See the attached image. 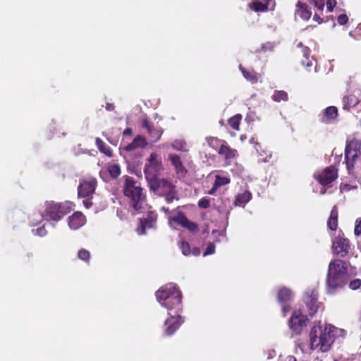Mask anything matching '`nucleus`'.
Instances as JSON below:
<instances>
[{
	"mask_svg": "<svg viewBox=\"0 0 361 361\" xmlns=\"http://www.w3.org/2000/svg\"><path fill=\"white\" fill-rule=\"evenodd\" d=\"M147 184L150 190L159 196L164 197L168 204L171 203L173 200H178L176 186L169 180L159 178Z\"/></svg>",
	"mask_w": 361,
	"mask_h": 361,
	"instance_id": "5",
	"label": "nucleus"
},
{
	"mask_svg": "<svg viewBox=\"0 0 361 361\" xmlns=\"http://www.w3.org/2000/svg\"><path fill=\"white\" fill-rule=\"evenodd\" d=\"M90 257H91L90 252L87 250L82 248L78 250V257L80 259L86 262L87 264H90Z\"/></svg>",
	"mask_w": 361,
	"mask_h": 361,
	"instance_id": "38",
	"label": "nucleus"
},
{
	"mask_svg": "<svg viewBox=\"0 0 361 361\" xmlns=\"http://www.w3.org/2000/svg\"><path fill=\"white\" fill-rule=\"evenodd\" d=\"M142 127L147 130L152 142H155L161 138L163 133L162 128L157 125L155 126L147 118L142 119Z\"/></svg>",
	"mask_w": 361,
	"mask_h": 361,
	"instance_id": "16",
	"label": "nucleus"
},
{
	"mask_svg": "<svg viewBox=\"0 0 361 361\" xmlns=\"http://www.w3.org/2000/svg\"><path fill=\"white\" fill-rule=\"evenodd\" d=\"M314 178L321 185L327 186L337 179L338 169L331 165L323 169L318 175H315Z\"/></svg>",
	"mask_w": 361,
	"mask_h": 361,
	"instance_id": "12",
	"label": "nucleus"
},
{
	"mask_svg": "<svg viewBox=\"0 0 361 361\" xmlns=\"http://www.w3.org/2000/svg\"><path fill=\"white\" fill-rule=\"evenodd\" d=\"M283 361H297L296 358L293 355L287 356Z\"/></svg>",
	"mask_w": 361,
	"mask_h": 361,
	"instance_id": "52",
	"label": "nucleus"
},
{
	"mask_svg": "<svg viewBox=\"0 0 361 361\" xmlns=\"http://www.w3.org/2000/svg\"><path fill=\"white\" fill-rule=\"evenodd\" d=\"M97 186V178L92 176L85 177L80 180L78 187V197H88L92 196Z\"/></svg>",
	"mask_w": 361,
	"mask_h": 361,
	"instance_id": "9",
	"label": "nucleus"
},
{
	"mask_svg": "<svg viewBox=\"0 0 361 361\" xmlns=\"http://www.w3.org/2000/svg\"><path fill=\"white\" fill-rule=\"evenodd\" d=\"M164 171V166L160 154L152 152L147 159L144 167V173L147 183L159 178Z\"/></svg>",
	"mask_w": 361,
	"mask_h": 361,
	"instance_id": "6",
	"label": "nucleus"
},
{
	"mask_svg": "<svg viewBox=\"0 0 361 361\" xmlns=\"http://www.w3.org/2000/svg\"><path fill=\"white\" fill-rule=\"evenodd\" d=\"M180 247L181 249L182 253L184 255L188 256L191 254V248L190 244L188 242L182 241Z\"/></svg>",
	"mask_w": 361,
	"mask_h": 361,
	"instance_id": "39",
	"label": "nucleus"
},
{
	"mask_svg": "<svg viewBox=\"0 0 361 361\" xmlns=\"http://www.w3.org/2000/svg\"><path fill=\"white\" fill-rule=\"evenodd\" d=\"M321 193H322V194L325 193V190H321Z\"/></svg>",
	"mask_w": 361,
	"mask_h": 361,
	"instance_id": "57",
	"label": "nucleus"
},
{
	"mask_svg": "<svg viewBox=\"0 0 361 361\" xmlns=\"http://www.w3.org/2000/svg\"><path fill=\"white\" fill-rule=\"evenodd\" d=\"M71 210L70 202H47L44 216L47 219L59 221Z\"/></svg>",
	"mask_w": 361,
	"mask_h": 361,
	"instance_id": "7",
	"label": "nucleus"
},
{
	"mask_svg": "<svg viewBox=\"0 0 361 361\" xmlns=\"http://www.w3.org/2000/svg\"><path fill=\"white\" fill-rule=\"evenodd\" d=\"M215 245L210 243L207 245L205 251L204 252V256L210 255L215 252Z\"/></svg>",
	"mask_w": 361,
	"mask_h": 361,
	"instance_id": "41",
	"label": "nucleus"
},
{
	"mask_svg": "<svg viewBox=\"0 0 361 361\" xmlns=\"http://www.w3.org/2000/svg\"><path fill=\"white\" fill-rule=\"evenodd\" d=\"M308 319L300 310L293 312L288 322L290 329L295 334H300L304 328L307 326Z\"/></svg>",
	"mask_w": 361,
	"mask_h": 361,
	"instance_id": "10",
	"label": "nucleus"
},
{
	"mask_svg": "<svg viewBox=\"0 0 361 361\" xmlns=\"http://www.w3.org/2000/svg\"><path fill=\"white\" fill-rule=\"evenodd\" d=\"M337 21L341 25H345L348 21V17L346 14H341L338 16Z\"/></svg>",
	"mask_w": 361,
	"mask_h": 361,
	"instance_id": "44",
	"label": "nucleus"
},
{
	"mask_svg": "<svg viewBox=\"0 0 361 361\" xmlns=\"http://www.w3.org/2000/svg\"><path fill=\"white\" fill-rule=\"evenodd\" d=\"M198 206L202 209H207L210 206V201L207 197H203L198 202Z\"/></svg>",
	"mask_w": 361,
	"mask_h": 361,
	"instance_id": "42",
	"label": "nucleus"
},
{
	"mask_svg": "<svg viewBox=\"0 0 361 361\" xmlns=\"http://www.w3.org/2000/svg\"><path fill=\"white\" fill-rule=\"evenodd\" d=\"M242 119V116L239 114H235V116L230 118L228 121V125L232 128L233 130H238L240 123Z\"/></svg>",
	"mask_w": 361,
	"mask_h": 361,
	"instance_id": "34",
	"label": "nucleus"
},
{
	"mask_svg": "<svg viewBox=\"0 0 361 361\" xmlns=\"http://www.w3.org/2000/svg\"><path fill=\"white\" fill-rule=\"evenodd\" d=\"M160 210L163 212H164L166 214H169L170 211L169 209V208L166 207H161Z\"/></svg>",
	"mask_w": 361,
	"mask_h": 361,
	"instance_id": "54",
	"label": "nucleus"
},
{
	"mask_svg": "<svg viewBox=\"0 0 361 361\" xmlns=\"http://www.w3.org/2000/svg\"><path fill=\"white\" fill-rule=\"evenodd\" d=\"M249 7L255 12H265L268 10V5L259 1H254L249 4Z\"/></svg>",
	"mask_w": 361,
	"mask_h": 361,
	"instance_id": "33",
	"label": "nucleus"
},
{
	"mask_svg": "<svg viewBox=\"0 0 361 361\" xmlns=\"http://www.w3.org/2000/svg\"><path fill=\"white\" fill-rule=\"evenodd\" d=\"M218 154L224 157L226 164H231V161L238 155V151L235 149L231 148L226 141L222 147L219 149Z\"/></svg>",
	"mask_w": 361,
	"mask_h": 361,
	"instance_id": "23",
	"label": "nucleus"
},
{
	"mask_svg": "<svg viewBox=\"0 0 361 361\" xmlns=\"http://www.w3.org/2000/svg\"><path fill=\"white\" fill-rule=\"evenodd\" d=\"M83 203L87 208L90 207V205L92 204V203L90 202L88 200L83 201Z\"/></svg>",
	"mask_w": 361,
	"mask_h": 361,
	"instance_id": "55",
	"label": "nucleus"
},
{
	"mask_svg": "<svg viewBox=\"0 0 361 361\" xmlns=\"http://www.w3.org/2000/svg\"><path fill=\"white\" fill-rule=\"evenodd\" d=\"M305 303L310 317L314 316L319 307L318 302V292L315 289H309L305 293Z\"/></svg>",
	"mask_w": 361,
	"mask_h": 361,
	"instance_id": "13",
	"label": "nucleus"
},
{
	"mask_svg": "<svg viewBox=\"0 0 361 361\" xmlns=\"http://www.w3.org/2000/svg\"><path fill=\"white\" fill-rule=\"evenodd\" d=\"M252 193L250 191H245L243 193L235 196L234 205L239 207H245V205L251 200Z\"/></svg>",
	"mask_w": 361,
	"mask_h": 361,
	"instance_id": "28",
	"label": "nucleus"
},
{
	"mask_svg": "<svg viewBox=\"0 0 361 361\" xmlns=\"http://www.w3.org/2000/svg\"><path fill=\"white\" fill-rule=\"evenodd\" d=\"M206 140L209 146L213 149L217 151V152H219V149L222 147L224 144L226 143V140L219 139L216 137H207Z\"/></svg>",
	"mask_w": 361,
	"mask_h": 361,
	"instance_id": "32",
	"label": "nucleus"
},
{
	"mask_svg": "<svg viewBox=\"0 0 361 361\" xmlns=\"http://www.w3.org/2000/svg\"><path fill=\"white\" fill-rule=\"evenodd\" d=\"M338 116V109L334 106H330L324 109L322 113L319 114L318 118L320 123L330 124L336 121Z\"/></svg>",
	"mask_w": 361,
	"mask_h": 361,
	"instance_id": "18",
	"label": "nucleus"
},
{
	"mask_svg": "<svg viewBox=\"0 0 361 361\" xmlns=\"http://www.w3.org/2000/svg\"><path fill=\"white\" fill-rule=\"evenodd\" d=\"M191 253L194 256H199L201 253V250L199 247H194L192 250H191Z\"/></svg>",
	"mask_w": 361,
	"mask_h": 361,
	"instance_id": "49",
	"label": "nucleus"
},
{
	"mask_svg": "<svg viewBox=\"0 0 361 361\" xmlns=\"http://www.w3.org/2000/svg\"><path fill=\"white\" fill-rule=\"evenodd\" d=\"M334 361H338V360L335 359V360H334Z\"/></svg>",
	"mask_w": 361,
	"mask_h": 361,
	"instance_id": "58",
	"label": "nucleus"
},
{
	"mask_svg": "<svg viewBox=\"0 0 361 361\" xmlns=\"http://www.w3.org/2000/svg\"><path fill=\"white\" fill-rule=\"evenodd\" d=\"M86 223V217L81 212H75L68 219L69 227L73 230H77L83 226Z\"/></svg>",
	"mask_w": 361,
	"mask_h": 361,
	"instance_id": "21",
	"label": "nucleus"
},
{
	"mask_svg": "<svg viewBox=\"0 0 361 361\" xmlns=\"http://www.w3.org/2000/svg\"><path fill=\"white\" fill-rule=\"evenodd\" d=\"M272 99L276 102H280L281 101L286 102L288 99V96L287 92L285 91H275L272 95Z\"/></svg>",
	"mask_w": 361,
	"mask_h": 361,
	"instance_id": "35",
	"label": "nucleus"
},
{
	"mask_svg": "<svg viewBox=\"0 0 361 361\" xmlns=\"http://www.w3.org/2000/svg\"><path fill=\"white\" fill-rule=\"evenodd\" d=\"M132 134H133V130H132V129H131V128H126V129L123 130V135H126V136H130V135H132Z\"/></svg>",
	"mask_w": 361,
	"mask_h": 361,
	"instance_id": "50",
	"label": "nucleus"
},
{
	"mask_svg": "<svg viewBox=\"0 0 361 361\" xmlns=\"http://www.w3.org/2000/svg\"><path fill=\"white\" fill-rule=\"evenodd\" d=\"M290 310V307L288 305L282 304V311L283 312V316H286V313L289 312Z\"/></svg>",
	"mask_w": 361,
	"mask_h": 361,
	"instance_id": "48",
	"label": "nucleus"
},
{
	"mask_svg": "<svg viewBox=\"0 0 361 361\" xmlns=\"http://www.w3.org/2000/svg\"><path fill=\"white\" fill-rule=\"evenodd\" d=\"M95 144L100 151L108 157H112V150L109 145H107L101 138L97 137L95 140Z\"/></svg>",
	"mask_w": 361,
	"mask_h": 361,
	"instance_id": "31",
	"label": "nucleus"
},
{
	"mask_svg": "<svg viewBox=\"0 0 361 361\" xmlns=\"http://www.w3.org/2000/svg\"><path fill=\"white\" fill-rule=\"evenodd\" d=\"M186 142L183 140H174L171 142V147L173 149L178 151H186Z\"/></svg>",
	"mask_w": 361,
	"mask_h": 361,
	"instance_id": "36",
	"label": "nucleus"
},
{
	"mask_svg": "<svg viewBox=\"0 0 361 361\" xmlns=\"http://www.w3.org/2000/svg\"><path fill=\"white\" fill-rule=\"evenodd\" d=\"M313 18L314 20L318 21L319 23H322L323 21L320 16L317 13L314 15Z\"/></svg>",
	"mask_w": 361,
	"mask_h": 361,
	"instance_id": "53",
	"label": "nucleus"
},
{
	"mask_svg": "<svg viewBox=\"0 0 361 361\" xmlns=\"http://www.w3.org/2000/svg\"><path fill=\"white\" fill-rule=\"evenodd\" d=\"M230 183L231 178L229 175L225 171H219L215 175L214 183L208 193L209 195H214L220 187L228 185Z\"/></svg>",
	"mask_w": 361,
	"mask_h": 361,
	"instance_id": "19",
	"label": "nucleus"
},
{
	"mask_svg": "<svg viewBox=\"0 0 361 361\" xmlns=\"http://www.w3.org/2000/svg\"><path fill=\"white\" fill-rule=\"evenodd\" d=\"M342 102L343 109L346 111H350L359 104L360 99L355 95L351 94L344 96Z\"/></svg>",
	"mask_w": 361,
	"mask_h": 361,
	"instance_id": "25",
	"label": "nucleus"
},
{
	"mask_svg": "<svg viewBox=\"0 0 361 361\" xmlns=\"http://www.w3.org/2000/svg\"><path fill=\"white\" fill-rule=\"evenodd\" d=\"M106 109L109 111H113L114 110V105L111 103H106Z\"/></svg>",
	"mask_w": 361,
	"mask_h": 361,
	"instance_id": "51",
	"label": "nucleus"
},
{
	"mask_svg": "<svg viewBox=\"0 0 361 361\" xmlns=\"http://www.w3.org/2000/svg\"><path fill=\"white\" fill-rule=\"evenodd\" d=\"M239 69L240 70L244 78L250 81L251 83L255 84L258 81V77L257 73L253 69H246L242 65L239 66Z\"/></svg>",
	"mask_w": 361,
	"mask_h": 361,
	"instance_id": "29",
	"label": "nucleus"
},
{
	"mask_svg": "<svg viewBox=\"0 0 361 361\" xmlns=\"http://www.w3.org/2000/svg\"><path fill=\"white\" fill-rule=\"evenodd\" d=\"M310 1L314 4L315 7L319 10L322 11L324 9L325 0H310Z\"/></svg>",
	"mask_w": 361,
	"mask_h": 361,
	"instance_id": "43",
	"label": "nucleus"
},
{
	"mask_svg": "<svg viewBox=\"0 0 361 361\" xmlns=\"http://www.w3.org/2000/svg\"><path fill=\"white\" fill-rule=\"evenodd\" d=\"M361 142L349 143L345 149V162L349 174L354 175L355 164L360 159Z\"/></svg>",
	"mask_w": 361,
	"mask_h": 361,
	"instance_id": "8",
	"label": "nucleus"
},
{
	"mask_svg": "<svg viewBox=\"0 0 361 361\" xmlns=\"http://www.w3.org/2000/svg\"><path fill=\"white\" fill-rule=\"evenodd\" d=\"M348 268V263L344 260L336 259L330 262L326 279L329 293H333L337 288H342L345 284Z\"/></svg>",
	"mask_w": 361,
	"mask_h": 361,
	"instance_id": "2",
	"label": "nucleus"
},
{
	"mask_svg": "<svg viewBox=\"0 0 361 361\" xmlns=\"http://www.w3.org/2000/svg\"><path fill=\"white\" fill-rule=\"evenodd\" d=\"M293 298L292 291L286 287L281 288L277 294L278 302L281 304H285Z\"/></svg>",
	"mask_w": 361,
	"mask_h": 361,
	"instance_id": "27",
	"label": "nucleus"
},
{
	"mask_svg": "<svg viewBox=\"0 0 361 361\" xmlns=\"http://www.w3.org/2000/svg\"><path fill=\"white\" fill-rule=\"evenodd\" d=\"M170 220L191 233H196L199 231L198 224L190 221L183 212H178L175 216L170 218Z\"/></svg>",
	"mask_w": 361,
	"mask_h": 361,
	"instance_id": "14",
	"label": "nucleus"
},
{
	"mask_svg": "<svg viewBox=\"0 0 361 361\" xmlns=\"http://www.w3.org/2000/svg\"><path fill=\"white\" fill-rule=\"evenodd\" d=\"M108 172L111 178H116L121 174V168L118 164H111L108 166Z\"/></svg>",
	"mask_w": 361,
	"mask_h": 361,
	"instance_id": "37",
	"label": "nucleus"
},
{
	"mask_svg": "<svg viewBox=\"0 0 361 361\" xmlns=\"http://www.w3.org/2000/svg\"><path fill=\"white\" fill-rule=\"evenodd\" d=\"M157 301L169 312L180 313L182 310V294L176 284L162 286L155 293Z\"/></svg>",
	"mask_w": 361,
	"mask_h": 361,
	"instance_id": "1",
	"label": "nucleus"
},
{
	"mask_svg": "<svg viewBox=\"0 0 361 361\" xmlns=\"http://www.w3.org/2000/svg\"><path fill=\"white\" fill-rule=\"evenodd\" d=\"M296 10L295 12V18L299 16L304 20H307L312 16V12L307 8V6L305 3L298 1L296 4Z\"/></svg>",
	"mask_w": 361,
	"mask_h": 361,
	"instance_id": "24",
	"label": "nucleus"
},
{
	"mask_svg": "<svg viewBox=\"0 0 361 361\" xmlns=\"http://www.w3.org/2000/svg\"><path fill=\"white\" fill-rule=\"evenodd\" d=\"M338 210L336 205L331 209L330 216L327 221V226L331 231H335L338 228Z\"/></svg>",
	"mask_w": 361,
	"mask_h": 361,
	"instance_id": "26",
	"label": "nucleus"
},
{
	"mask_svg": "<svg viewBox=\"0 0 361 361\" xmlns=\"http://www.w3.org/2000/svg\"><path fill=\"white\" fill-rule=\"evenodd\" d=\"M174 314L175 315L173 316L171 312H169V314L170 317L168 318L164 323V332L167 336L173 334L183 322L179 313Z\"/></svg>",
	"mask_w": 361,
	"mask_h": 361,
	"instance_id": "15",
	"label": "nucleus"
},
{
	"mask_svg": "<svg viewBox=\"0 0 361 361\" xmlns=\"http://www.w3.org/2000/svg\"><path fill=\"white\" fill-rule=\"evenodd\" d=\"M348 287L353 290L359 289L361 287V279H354L350 281Z\"/></svg>",
	"mask_w": 361,
	"mask_h": 361,
	"instance_id": "40",
	"label": "nucleus"
},
{
	"mask_svg": "<svg viewBox=\"0 0 361 361\" xmlns=\"http://www.w3.org/2000/svg\"><path fill=\"white\" fill-rule=\"evenodd\" d=\"M344 235H338L332 242V250L334 255L341 257H345L350 250V243L348 238H344Z\"/></svg>",
	"mask_w": 361,
	"mask_h": 361,
	"instance_id": "11",
	"label": "nucleus"
},
{
	"mask_svg": "<svg viewBox=\"0 0 361 361\" xmlns=\"http://www.w3.org/2000/svg\"><path fill=\"white\" fill-rule=\"evenodd\" d=\"M336 5V0H327L326 2V8L329 12L333 11L334 7Z\"/></svg>",
	"mask_w": 361,
	"mask_h": 361,
	"instance_id": "46",
	"label": "nucleus"
},
{
	"mask_svg": "<svg viewBox=\"0 0 361 361\" xmlns=\"http://www.w3.org/2000/svg\"><path fill=\"white\" fill-rule=\"evenodd\" d=\"M350 35L353 37H357V36H361V24H359L357 27L350 32Z\"/></svg>",
	"mask_w": 361,
	"mask_h": 361,
	"instance_id": "45",
	"label": "nucleus"
},
{
	"mask_svg": "<svg viewBox=\"0 0 361 361\" xmlns=\"http://www.w3.org/2000/svg\"><path fill=\"white\" fill-rule=\"evenodd\" d=\"M354 233L357 236L361 235V219L359 221H357L355 226Z\"/></svg>",
	"mask_w": 361,
	"mask_h": 361,
	"instance_id": "47",
	"label": "nucleus"
},
{
	"mask_svg": "<svg viewBox=\"0 0 361 361\" xmlns=\"http://www.w3.org/2000/svg\"><path fill=\"white\" fill-rule=\"evenodd\" d=\"M298 47L300 48V52L305 60H302L301 63L303 66L307 67L312 66V62L310 61V49L308 47L304 46L302 42H299Z\"/></svg>",
	"mask_w": 361,
	"mask_h": 361,
	"instance_id": "30",
	"label": "nucleus"
},
{
	"mask_svg": "<svg viewBox=\"0 0 361 361\" xmlns=\"http://www.w3.org/2000/svg\"><path fill=\"white\" fill-rule=\"evenodd\" d=\"M331 326L324 329L320 326H314L310 333V348L312 350L319 348L322 352H327L334 342Z\"/></svg>",
	"mask_w": 361,
	"mask_h": 361,
	"instance_id": "3",
	"label": "nucleus"
},
{
	"mask_svg": "<svg viewBox=\"0 0 361 361\" xmlns=\"http://www.w3.org/2000/svg\"><path fill=\"white\" fill-rule=\"evenodd\" d=\"M125 196L129 199V204L135 211H140L144 207L146 202V195L142 188L137 183L134 178L126 176L123 187Z\"/></svg>",
	"mask_w": 361,
	"mask_h": 361,
	"instance_id": "4",
	"label": "nucleus"
},
{
	"mask_svg": "<svg viewBox=\"0 0 361 361\" xmlns=\"http://www.w3.org/2000/svg\"><path fill=\"white\" fill-rule=\"evenodd\" d=\"M169 159L171 161L172 166L174 167L178 177L179 178H184L188 173V170L183 166L180 157L177 154H169Z\"/></svg>",
	"mask_w": 361,
	"mask_h": 361,
	"instance_id": "22",
	"label": "nucleus"
},
{
	"mask_svg": "<svg viewBox=\"0 0 361 361\" xmlns=\"http://www.w3.org/2000/svg\"><path fill=\"white\" fill-rule=\"evenodd\" d=\"M148 143L142 135H137L133 140L123 147H120V150L126 152H130L137 149H144L147 146Z\"/></svg>",
	"mask_w": 361,
	"mask_h": 361,
	"instance_id": "20",
	"label": "nucleus"
},
{
	"mask_svg": "<svg viewBox=\"0 0 361 361\" xmlns=\"http://www.w3.org/2000/svg\"><path fill=\"white\" fill-rule=\"evenodd\" d=\"M27 256L28 258H30V257H32V254H27Z\"/></svg>",
	"mask_w": 361,
	"mask_h": 361,
	"instance_id": "56",
	"label": "nucleus"
},
{
	"mask_svg": "<svg viewBox=\"0 0 361 361\" xmlns=\"http://www.w3.org/2000/svg\"><path fill=\"white\" fill-rule=\"evenodd\" d=\"M157 220V214L155 212L150 211L147 213V217L140 219V226L137 228L139 235L146 233V230L154 227Z\"/></svg>",
	"mask_w": 361,
	"mask_h": 361,
	"instance_id": "17",
	"label": "nucleus"
}]
</instances>
